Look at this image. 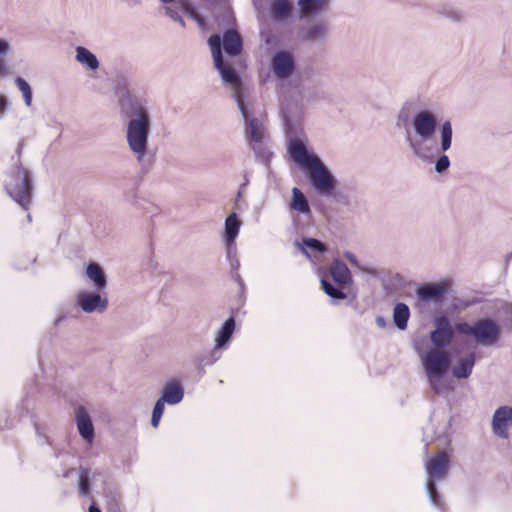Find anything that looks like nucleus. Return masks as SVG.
<instances>
[{
    "mask_svg": "<svg viewBox=\"0 0 512 512\" xmlns=\"http://www.w3.org/2000/svg\"><path fill=\"white\" fill-rule=\"evenodd\" d=\"M75 58L77 62L93 71L99 68V61L97 57L90 50L83 46H78L76 48Z\"/></svg>",
    "mask_w": 512,
    "mask_h": 512,
    "instance_id": "nucleus-27",
    "label": "nucleus"
},
{
    "mask_svg": "<svg viewBox=\"0 0 512 512\" xmlns=\"http://www.w3.org/2000/svg\"><path fill=\"white\" fill-rule=\"evenodd\" d=\"M9 102L6 96L0 95V118L3 116Z\"/></svg>",
    "mask_w": 512,
    "mask_h": 512,
    "instance_id": "nucleus-43",
    "label": "nucleus"
},
{
    "mask_svg": "<svg viewBox=\"0 0 512 512\" xmlns=\"http://www.w3.org/2000/svg\"><path fill=\"white\" fill-rule=\"evenodd\" d=\"M128 122L126 140L138 163L147 155L148 138L151 131V110L147 100L132 98L127 109Z\"/></svg>",
    "mask_w": 512,
    "mask_h": 512,
    "instance_id": "nucleus-2",
    "label": "nucleus"
},
{
    "mask_svg": "<svg viewBox=\"0 0 512 512\" xmlns=\"http://www.w3.org/2000/svg\"><path fill=\"white\" fill-rule=\"evenodd\" d=\"M419 356L431 389L437 394L447 391L448 387L444 384L443 378L450 366L449 353L444 350L429 349L421 352Z\"/></svg>",
    "mask_w": 512,
    "mask_h": 512,
    "instance_id": "nucleus-7",
    "label": "nucleus"
},
{
    "mask_svg": "<svg viewBox=\"0 0 512 512\" xmlns=\"http://www.w3.org/2000/svg\"><path fill=\"white\" fill-rule=\"evenodd\" d=\"M221 350L222 349L217 348V346L214 345V348L211 351L200 358V364L203 366H212L221 358Z\"/></svg>",
    "mask_w": 512,
    "mask_h": 512,
    "instance_id": "nucleus-35",
    "label": "nucleus"
},
{
    "mask_svg": "<svg viewBox=\"0 0 512 512\" xmlns=\"http://www.w3.org/2000/svg\"><path fill=\"white\" fill-rule=\"evenodd\" d=\"M10 45L9 43L4 40L0 39V58L5 56L9 52ZM4 67L3 61L0 59V69Z\"/></svg>",
    "mask_w": 512,
    "mask_h": 512,
    "instance_id": "nucleus-39",
    "label": "nucleus"
},
{
    "mask_svg": "<svg viewBox=\"0 0 512 512\" xmlns=\"http://www.w3.org/2000/svg\"><path fill=\"white\" fill-rule=\"evenodd\" d=\"M291 160L300 167L307 176L313 189L326 196H333L337 180L320 157L302 140L294 139L288 144Z\"/></svg>",
    "mask_w": 512,
    "mask_h": 512,
    "instance_id": "nucleus-1",
    "label": "nucleus"
},
{
    "mask_svg": "<svg viewBox=\"0 0 512 512\" xmlns=\"http://www.w3.org/2000/svg\"><path fill=\"white\" fill-rule=\"evenodd\" d=\"M410 318V309L405 303H397L393 310V321L399 330H405Z\"/></svg>",
    "mask_w": 512,
    "mask_h": 512,
    "instance_id": "nucleus-29",
    "label": "nucleus"
},
{
    "mask_svg": "<svg viewBox=\"0 0 512 512\" xmlns=\"http://www.w3.org/2000/svg\"><path fill=\"white\" fill-rule=\"evenodd\" d=\"M471 303L469 301H463L461 299H457L456 302L453 304L455 309H460L469 306Z\"/></svg>",
    "mask_w": 512,
    "mask_h": 512,
    "instance_id": "nucleus-45",
    "label": "nucleus"
},
{
    "mask_svg": "<svg viewBox=\"0 0 512 512\" xmlns=\"http://www.w3.org/2000/svg\"><path fill=\"white\" fill-rule=\"evenodd\" d=\"M450 458L445 452L437 453L431 457H427L425 461L426 471V491L430 502L437 508L444 506L443 499L437 491V482L443 481L449 470Z\"/></svg>",
    "mask_w": 512,
    "mask_h": 512,
    "instance_id": "nucleus-8",
    "label": "nucleus"
},
{
    "mask_svg": "<svg viewBox=\"0 0 512 512\" xmlns=\"http://www.w3.org/2000/svg\"><path fill=\"white\" fill-rule=\"evenodd\" d=\"M453 137L452 123L449 120H445L439 129V142L441 152H446L451 148Z\"/></svg>",
    "mask_w": 512,
    "mask_h": 512,
    "instance_id": "nucleus-30",
    "label": "nucleus"
},
{
    "mask_svg": "<svg viewBox=\"0 0 512 512\" xmlns=\"http://www.w3.org/2000/svg\"><path fill=\"white\" fill-rule=\"evenodd\" d=\"M451 282L448 279L439 282H429L419 286L417 297L422 302L440 303L444 295L450 290Z\"/></svg>",
    "mask_w": 512,
    "mask_h": 512,
    "instance_id": "nucleus-11",
    "label": "nucleus"
},
{
    "mask_svg": "<svg viewBox=\"0 0 512 512\" xmlns=\"http://www.w3.org/2000/svg\"><path fill=\"white\" fill-rule=\"evenodd\" d=\"M237 108L244 121V134L249 147L257 158L267 160L270 157V152L263 144L265 129L262 121L254 116L252 99L237 105Z\"/></svg>",
    "mask_w": 512,
    "mask_h": 512,
    "instance_id": "nucleus-6",
    "label": "nucleus"
},
{
    "mask_svg": "<svg viewBox=\"0 0 512 512\" xmlns=\"http://www.w3.org/2000/svg\"><path fill=\"white\" fill-rule=\"evenodd\" d=\"M437 126V115L430 109H421L412 116L411 127L405 131V141L416 157L426 156L423 143L434 137Z\"/></svg>",
    "mask_w": 512,
    "mask_h": 512,
    "instance_id": "nucleus-3",
    "label": "nucleus"
},
{
    "mask_svg": "<svg viewBox=\"0 0 512 512\" xmlns=\"http://www.w3.org/2000/svg\"><path fill=\"white\" fill-rule=\"evenodd\" d=\"M456 329L458 332L460 333H463V334H467V335H471L473 334V329H474V324L470 325L466 322H463V323H458L456 325Z\"/></svg>",
    "mask_w": 512,
    "mask_h": 512,
    "instance_id": "nucleus-38",
    "label": "nucleus"
},
{
    "mask_svg": "<svg viewBox=\"0 0 512 512\" xmlns=\"http://www.w3.org/2000/svg\"><path fill=\"white\" fill-rule=\"evenodd\" d=\"M4 188L16 203L28 209L33 194L32 176L20 163L12 165L6 172Z\"/></svg>",
    "mask_w": 512,
    "mask_h": 512,
    "instance_id": "nucleus-5",
    "label": "nucleus"
},
{
    "mask_svg": "<svg viewBox=\"0 0 512 512\" xmlns=\"http://www.w3.org/2000/svg\"><path fill=\"white\" fill-rule=\"evenodd\" d=\"M211 48L215 68L219 71L223 83L232 90V97L236 105L251 100L250 93L244 87L236 70L229 63H225L221 52V38L219 34H213L208 39Z\"/></svg>",
    "mask_w": 512,
    "mask_h": 512,
    "instance_id": "nucleus-4",
    "label": "nucleus"
},
{
    "mask_svg": "<svg viewBox=\"0 0 512 512\" xmlns=\"http://www.w3.org/2000/svg\"><path fill=\"white\" fill-rule=\"evenodd\" d=\"M294 246L310 260L313 256L327 251L326 245L315 238H303L302 241H295Z\"/></svg>",
    "mask_w": 512,
    "mask_h": 512,
    "instance_id": "nucleus-19",
    "label": "nucleus"
},
{
    "mask_svg": "<svg viewBox=\"0 0 512 512\" xmlns=\"http://www.w3.org/2000/svg\"><path fill=\"white\" fill-rule=\"evenodd\" d=\"M240 227L241 221L235 212L226 217L224 224V241L229 254L236 250L235 240L239 234Z\"/></svg>",
    "mask_w": 512,
    "mask_h": 512,
    "instance_id": "nucleus-16",
    "label": "nucleus"
},
{
    "mask_svg": "<svg viewBox=\"0 0 512 512\" xmlns=\"http://www.w3.org/2000/svg\"><path fill=\"white\" fill-rule=\"evenodd\" d=\"M474 365H475L474 353H470L466 357L460 358L458 360L457 364L452 369L453 376L457 379L468 378L472 373Z\"/></svg>",
    "mask_w": 512,
    "mask_h": 512,
    "instance_id": "nucleus-24",
    "label": "nucleus"
},
{
    "mask_svg": "<svg viewBox=\"0 0 512 512\" xmlns=\"http://www.w3.org/2000/svg\"><path fill=\"white\" fill-rule=\"evenodd\" d=\"M323 0H298L301 17H307L323 9Z\"/></svg>",
    "mask_w": 512,
    "mask_h": 512,
    "instance_id": "nucleus-31",
    "label": "nucleus"
},
{
    "mask_svg": "<svg viewBox=\"0 0 512 512\" xmlns=\"http://www.w3.org/2000/svg\"><path fill=\"white\" fill-rule=\"evenodd\" d=\"M14 82H15V85L17 86V88L19 89V91L21 92V94L23 96V100H24L25 105L27 107H30L31 104H32V98H33V93H32L31 86L22 77H16Z\"/></svg>",
    "mask_w": 512,
    "mask_h": 512,
    "instance_id": "nucleus-33",
    "label": "nucleus"
},
{
    "mask_svg": "<svg viewBox=\"0 0 512 512\" xmlns=\"http://www.w3.org/2000/svg\"><path fill=\"white\" fill-rule=\"evenodd\" d=\"M166 14L174 21H178L183 24V20L177 11L171 8H166Z\"/></svg>",
    "mask_w": 512,
    "mask_h": 512,
    "instance_id": "nucleus-42",
    "label": "nucleus"
},
{
    "mask_svg": "<svg viewBox=\"0 0 512 512\" xmlns=\"http://www.w3.org/2000/svg\"><path fill=\"white\" fill-rule=\"evenodd\" d=\"M163 3H171L173 2L174 0H161Z\"/></svg>",
    "mask_w": 512,
    "mask_h": 512,
    "instance_id": "nucleus-51",
    "label": "nucleus"
},
{
    "mask_svg": "<svg viewBox=\"0 0 512 512\" xmlns=\"http://www.w3.org/2000/svg\"><path fill=\"white\" fill-rule=\"evenodd\" d=\"M161 418H162L161 415H157V414L152 413V417H151V425H152V427L157 428L159 426V424H160Z\"/></svg>",
    "mask_w": 512,
    "mask_h": 512,
    "instance_id": "nucleus-44",
    "label": "nucleus"
},
{
    "mask_svg": "<svg viewBox=\"0 0 512 512\" xmlns=\"http://www.w3.org/2000/svg\"><path fill=\"white\" fill-rule=\"evenodd\" d=\"M100 475L98 472H91L89 469L81 468L78 483L79 494L83 497L89 496L93 481Z\"/></svg>",
    "mask_w": 512,
    "mask_h": 512,
    "instance_id": "nucleus-25",
    "label": "nucleus"
},
{
    "mask_svg": "<svg viewBox=\"0 0 512 512\" xmlns=\"http://www.w3.org/2000/svg\"><path fill=\"white\" fill-rule=\"evenodd\" d=\"M270 67L273 75L278 80L288 79L295 70L294 57L288 51H277L271 58Z\"/></svg>",
    "mask_w": 512,
    "mask_h": 512,
    "instance_id": "nucleus-13",
    "label": "nucleus"
},
{
    "mask_svg": "<svg viewBox=\"0 0 512 512\" xmlns=\"http://www.w3.org/2000/svg\"><path fill=\"white\" fill-rule=\"evenodd\" d=\"M242 191H243V189L240 188L238 193H237V195H236V199H235L236 203H238L240 198L242 197Z\"/></svg>",
    "mask_w": 512,
    "mask_h": 512,
    "instance_id": "nucleus-49",
    "label": "nucleus"
},
{
    "mask_svg": "<svg viewBox=\"0 0 512 512\" xmlns=\"http://www.w3.org/2000/svg\"><path fill=\"white\" fill-rule=\"evenodd\" d=\"M328 26L323 22L310 25L305 31L303 38L307 41H322L328 34Z\"/></svg>",
    "mask_w": 512,
    "mask_h": 512,
    "instance_id": "nucleus-28",
    "label": "nucleus"
},
{
    "mask_svg": "<svg viewBox=\"0 0 512 512\" xmlns=\"http://www.w3.org/2000/svg\"><path fill=\"white\" fill-rule=\"evenodd\" d=\"M343 255H344V257H345V258H346V259L351 263V265H353V266H355V267H357V268H359V269L364 270V269L360 266V263H359V261H358L357 257H356L353 253L346 251Z\"/></svg>",
    "mask_w": 512,
    "mask_h": 512,
    "instance_id": "nucleus-41",
    "label": "nucleus"
},
{
    "mask_svg": "<svg viewBox=\"0 0 512 512\" xmlns=\"http://www.w3.org/2000/svg\"><path fill=\"white\" fill-rule=\"evenodd\" d=\"M65 319L64 315H61L55 319V325H59Z\"/></svg>",
    "mask_w": 512,
    "mask_h": 512,
    "instance_id": "nucleus-48",
    "label": "nucleus"
},
{
    "mask_svg": "<svg viewBox=\"0 0 512 512\" xmlns=\"http://www.w3.org/2000/svg\"><path fill=\"white\" fill-rule=\"evenodd\" d=\"M510 427H512V405L498 407L491 420L492 433L499 439L507 440L510 437Z\"/></svg>",
    "mask_w": 512,
    "mask_h": 512,
    "instance_id": "nucleus-10",
    "label": "nucleus"
},
{
    "mask_svg": "<svg viewBox=\"0 0 512 512\" xmlns=\"http://www.w3.org/2000/svg\"><path fill=\"white\" fill-rule=\"evenodd\" d=\"M165 404L167 403L159 397L154 405L152 413L163 416Z\"/></svg>",
    "mask_w": 512,
    "mask_h": 512,
    "instance_id": "nucleus-40",
    "label": "nucleus"
},
{
    "mask_svg": "<svg viewBox=\"0 0 512 512\" xmlns=\"http://www.w3.org/2000/svg\"><path fill=\"white\" fill-rule=\"evenodd\" d=\"M321 286L324 292L334 300H343L346 298V293L328 280L322 279Z\"/></svg>",
    "mask_w": 512,
    "mask_h": 512,
    "instance_id": "nucleus-34",
    "label": "nucleus"
},
{
    "mask_svg": "<svg viewBox=\"0 0 512 512\" xmlns=\"http://www.w3.org/2000/svg\"><path fill=\"white\" fill-rule=\"evenodd\" d=\"M160 398L168 405L179 404L184 398L183 385L178 380L167 381L162 387Z\"/></svg>",
    "mask_w": 512,
    "mask_h": 512,
    "instance_id": "nucleus-17",
    "label": "nucleus"
},
{
    "mask_svg": "<svg viewBox=\"0 0 512 512\" xmlns=\"http://www.w3.org/2000/svg\"><path fill=\"white\" fill-rule=\"evenodd\" d=\"M330 274L333 280L339 285H347L352 282L350 270L347 265L339 259H335L331 264Z\"/></svg>",
    "mask_w": 512,
    "mask_h": 512,
    "instance_id": "nucleus-22",
    "label": "nucleus"
},
{
    "mask_svg": "<svg viewBox=\"0 0 512 512\" xmlns=\"http://www.w3.org/2000/svg\"><path fill=\"white\" fill-rule=\"evenodd\" d=\"M376 324L378 325V327L384 328L386 326V321L383 317L378 316L376 317Z\"/></svg>",
    "mask_w": 512,
    "mask_h": 512,
    "instance_id": "nucleus-46",
    "label": "nucleus"
},
{
    "mask_svg": "<svg viewBox=\"0 0 512 512\" xmlns=\"http://www.w3.org/2000/svg\"><path fill=\"white\" fill-rule=\"evenodd\" d=\"M75 422L77 426V430L81 438L87 443L92 444L95 437V429L92 422V419L87 411V409L83 406L76 408L75 410Z\"/></svg>",
    "mask_w": 512,
    "mask_h": 512,
    "instance_id": "nucleus-15",
    "label": "nucleus"
},
{
    "mask_svg": "<svg viewBox=\"0 0 512 512\" xmlns=\"http://www.w3.org/2000/svg\"><path fill=\"white\" fill-rule=\"evenodd\" d=\"M236 321L233 316L229 317L215 333V346L226 349L234 334Z\"/></svg>",
    "mask_w": 512,
    "mask_h": 512,
    "instance_id": "nucleus-20",
    "label": "nucleus"
},
{
    "mask_svg": "<svg viewBox=\"0 0 512 512\" xmlns=\"http://www.w3.org/2000/svg\"><path fill=\"white\" fill-rule=\"evenodd\" d=\"M397 126L399 127H405L410 128L411 127V121L409 118V112L406 108H402L397 115Z\"/></svg>",
    "mask_w": 512,
    "mask_h": 512,
    "instance_id": "nucleus-36",
    "label": "nucleus"
},
{
    "mask_svg": "<svg viewBox=\"0 0 512 512\" xmlns=\"http://www.w3.org/2000/svg\"><path fill=\"white\" fill-rule=\"evenodd\" d=\"M89 512H102L95 504H91L89 507Z\"/></svg>",
    "mask_w": 512,
    "mask_h": 512,
    "instance_id": "nucleus-47",
    "label": "nucleus"
},
{
    "mask_svg": "<svg viewBox=\"0 0 512 512\" xmlns=\"http://www.w3.org/2000/svg\"><path fill=\"white\" fill-rule=\"evenodd\" d=\"M290 207L292 210L304 215H309L311 213L310 205L305 194L297 187L292 189Z\"/></svg>",
    "mask_w": 512,
    "mask_h": 512,
    "instance_id": "nucleus-26",
    "label": "nucleus"
},
{
    "mask_svg": "<svg viewBox=\"0 0 512 512\" xmlns=\"http://www.w3.org/2000/svg\"><path fill=\"white\" fill-rule=\"evenodd\" d=\"M221 49L229 56H237L242 51V38L235 30H227L221 37Z\"/></svg>",
    "mask_w": 512,
    "mask_h": 512,
    "instance_id": "nucleus-18",
    "label": "nucleus"
},
{
    "mask_svg": "<svg viewBox=\"0 0 512 512\" xmlns=\"http://www.w3.org/2000/svg\"><path fill=\"white\" fill-rule=\"evenodd\" d=\"M435 12L439 16H442L455 23L463 22L466 17L462 8L450 3H440L436 5Z\"/></svg>",
    "mask_w": 512,
    "mask_h": 512,
    "instance_id": "nucleus-21",
    "label": "nucleus"
},
{
    "mask_svg": "<svg viewBox=\"0 0 512 512\" xmlns=\"http://www.w3.org/2000/svg\"><path fill=\"white\" fill-rule=\"evenodd\" d=\"M292 4L289 0H273L271 4V14L275 19H282L288 16Z\"/></svg>",
    "mask_w": 512,
    "mask_h": 512,
    "instance_id": "nucleus-32",
    "label": "nucleus"
},
{
    "mask_svg": "<svg viewBox=\"0 0 512 512\" xmlns=\"http://www.w3.org/2000/svg\"><path fill=\"white\" fill-rule=\"evenodd\" d=\"M86 276L98 291H101L107 286V278L103 268L95 262H90L86 267Z\"/></svg>",
    "mask_w": 512,
    "mask_h": 512,
    "instance_id": "nucleus-23",
    "label": "nucleus"
},
{
    "mask_svg": "<svg viewBox=\"0 0 512 512\" xmlns=\"http://www.w3.org/2000/svg\"><path fill=\"white\" fill-rule=\"evenodd\" d=\"M77 306L85 313H104L109 305L108 298L100 291H80L76 295Z\"/></svg>",
    "mask_w": 512,
    "mask_h": 512,
    "instance_id": "nucleus-9",
    "label": "nucleus"
},
{
    "mask_svg": "<svg viewBox=\"0 0 512 512\" xmlns=\"http://www.w3.org/2000/svg\"><path fill=\"white\" fill-rule=\"evenodd\" d=\"M435 329L430 334L434 349L442 350L448 346L453 339L451 322L447 316L441 315L434 320Z\"/></svg>",
    "mask_w": 512,
    "mask_h": 512,
    "instance_id": "nucleus-14",
    "label": "nucleus"
},
{
    "mask_svg": "<svg viewBox=\"0 0 512 512\" xmlns=\"http://www.w3.org/2000/svg\"><path fill=\"white\" fill-rule=\"evenodd\" d=\"M248 183V180L246 179L245 181H243V184L240 186L241 189H243Z\"/></svg>",
    "mask_w": 512,
    "mask_h": 512,
    "instance_id": "nucleus-50",
    "label": "nucleus"
},
{
    "mask_svg": "<svg viewBox=\"0 0 512 512\" xmlns=\"http://www.w3.org/2000/svg\"><path fill=\"white\" fill-rule=\"evenodd\" d=\"M450 166V160L447 155L442 154L439 156L435 163V171L437 173H443L446 171Z\"/></svg>",
    "mask_w": 512,
    "mask_h": 512,
    "instance_id": "nucleus-37",
    "label": "nucleus"
},
{
    "mask_svg": "<svg viewBox=\"0 0 512 512\" xmlns=\"http://www.w3.org/2000/svg\"><path fill=\"white\" fill-rule=\"evenodd\" d=\"M500 335L499 326L492 320L481 319L474 323L472 337L484 346H492Z\"/></svg>",
    "mask_w": 512,
    "mask_h": 512,
    "instance_id": "nucleus-12",
    "label": "nucleus"
}]
</instances>
